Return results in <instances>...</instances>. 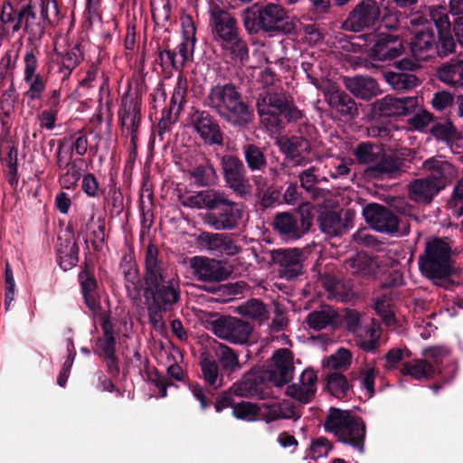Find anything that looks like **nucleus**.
Returning <instances> with one entry per match:
<instances>
[{
	"instance_id": "1",
	"label": "nucleus",
	"mask_w": 463,
	"mask_h": 463,
	"mask_svg": "<svg viewBox=\"0 0 463 463\" xmlns=\"http://www.w3.org/2000/svg\"><path fill=\"white\" fill-rule=\"evenodd\" d=\"M144 297L151 299L148 318L154 328L164 325L162 312L170 310L181 299L180 279L174 267L160 255L158 247L149 243L145 250Z\"/></svg>"
},
{
	"instance_id": "2",
	"label": "nucleus",
	"mask_w": 463,
	"mask_h": 463,
	"mask_svg": "<svg viewBox=\"0 0 463 463\" xmlns=\"http://www.w3.org/2000/svg\"><path fill=\"white\" fill-rule=\"evenodd\" d=\"M430 20L419 15L411 20L412 25H420L411 39V52L413 60L428 61L439 57H447L455 52L456 43L451 34L448 14L432 8Z\"/></svg>"
},
{
	"instance_id": "3",
	"label": "nucleus",
	"mask_w": 463,
	"mask_h": 463,
	"mask_svg": "<svg viewBox=\"0 0 463 463\" xmlns=\"http://www.w3.org/2000/svg\"><path fill=\"white\" fill-rule=\"evenodd\" d=\"M184 207L203 209L206 213L203 218L204 224L216 231H230L239 225L242 212L238 203L230 201L224 193L204 190L188 196L182 202Z\"/></svg>"
},
{
	"instance_id": "4",
	"label": "nucleus",
	"mask_w": 463,
	"mask_h": 463,
	"mask_svg": "<svg viewBox=\"0 0 463 463\" xmlns=\"http://www.w3.org/2000/svg\"><path fill=\"white\" fill-rule=\"evenodd\" d=\"M209 28L213 41L232 60L244 62L249 60V47L241 35L237 19L217 4L209 8Z\"/></svg>"
},
{
	"instance_id": "5",
	"label": "nucleus",
	"mask_w": 463,
	"mask_h": 463,
	"mask_svg": "<svg viewBox=\"0 0 463 463\" xmlns=\"http://www.w3.org/2000/svg\"><path fill=\"white\" fill-rule=\"evenodd\" d=\"M452 249L447 238L433 237L425 243L418 264L421 275L435 286L449 288L454 285L452 276L456 274Z\"/></svg>"
},
{
	"instance_id": "6",
	"label": "nucleus",
	"mask_w": 463,
	"mask_h": 463,
	"mask_svg": "<svg viewBox=\"0 0 463 463\" xmlns=\"http://www.w3.org/2000/svg\"><path fill=\"white\" fill-rule=\"evenodd\" d=\"M256 108L260 122L272 133H281L286 126L303 118L293 99L284 92L260 94Z\"/></svg>"
},
{
	"instance_id": "7",
	"label": "nucleus",
	"mask_w": 463,
	"mask_h": 463,
	"mask_svg": "<svg viewBox=\"0 0 463 463\" xmlns=\"http://www.w3.org/2000/svg\"><path fill=\"white\" fill-rule=\"evenodd\" d=\"M418 106V98L414 96L387 95L372 104L370 117L373 123L367 128L369 137L389 139L393 126L390 118L407 116Z\"/></svg>"
},
{
	"instance_id": "8",
	"label": "nucleus",
	"mask_w": 463,
	"mask_h": 463,
	"mask_svg": "<svg viewBox=\"0 0 463 463\" xmlns=\"http://www.w3.org/2000/svg\"><path fill=\"white\" fill-rule=\"evenodd\" d=\"M288 11L279 4L252 5L241 13L242 24L250 35L267 34L273 36L279 33L289 32L285 21Z\"/></svg>"
},
{
	"instance_id": "9",
	"label": "nucleus",
	"mask_w": 463,
	"mask_h": 463,
	"mask_svg": "<svg viewBox=\"0 0 463 463\" xmlns=\"http://www.w3.org/2000/svg\"><path fill=\"white\" fill-rule=\"evenodd\" d=\"M318 213L311 203H302L298 207L278 213L273 219V230L284 241H296L307 234Z\"/></svg>"
},
{
	"instance_id": "10",
	"label": "nucleus",
	"mask_w": 463,
	"mask_h": 463,
	"mask_svg": "<svg viewBox=\"0 0 463 463\" xmlns=\"http://www.w3.org/2000/svg\"><path fill=\"white\" fill-rule=\"evenodd\" d=\"M223 179L229 188L241 198L250 193L251 185L247 176V168L235 155H223L221 157Z\"/></svg>"
},
{
	"instance_id": "11",
	"label": "nucleus",
	"mask_w": 463,
	"mask_h": 463,
	"mask_svg": "<svg viewBox=\"0 0 463 463\" xmlns=\"http://www.w3.org/2000/svg\"><path fill=\"white\" fill-rule=\"evenodd\" d=\"M381 15V8L375 0H361L348 14L342 28L355 33L373 28L379 23Z\"/></svg>"
},
{
	"instance_id": "12",
	"label": "nucleus",
	"mask_w": 463,
	"mask_h": 463,
	"mask_svg": "<svg viewBox=\"0 0 463 463\" xmlns=\"http://www.w3.org/2000/svg\"><path fill=\"white\" fill-rule=\"evenodd\" d=\"M101 329L103 332L102 337L96 341L98 350L95 354L102 358L106 364L108 373L117 378L119 375V360L116 354L117 352V337L114 330V325L110 322L109 317H105L101 321Z\"/></svg>"
},
{
	"instance_id": "13",
	"label": "nucleus",
	"mask_w": 463,
	"mask_h": 463,
	"mask_svg": "<svg viewBox=\"0 0 463 463\" xmlns=\"http://www.w3.org/2000/svg\"><path fill=\"white\" fill-rule=\"evenodd\" d=\"M345 269L361 287L376 280L381 271L377 259L364 251H358L347 258Z\"/></svg>"
},
{
	"instance_id": "14",
	"label": "nucleus",
	"mask_w": 463,
	"mask_h": 463,
	"mask_svg": "<svg viewBox=\"0 0 463 463\" xmlns=\"http://www.w3.org/2000/svg\"><path fill=\"white\" fill-rule=\"evenodd\" d=\"M190 124L204 144L223 145V132L219 121L209 111L194 109L190 114Z\"/></svg>"
},
{
	"instance_id": "15",
	"label": "nucleus",
	"mask_w": 463,
	"mask_h": 463,
	"mask_svg": "<svg viewBox=\"0 0 463 463\" xmlns=\"http://www.w3.org/2000/svg\"><path fill=\"white\" fill-rule=\"evenodd\" d=\"M213 334L234 344H245L252 332L250 323L240 318L222 316L211 323Z\"/></svg>"
},
{
	"instance_id": "16",
	"label": "nucleus",
	"mask_w": 463,
	"mask_h": 463,
	"mask_svg": "<svg viewBox=\"0 0 463 463\" xmlns=\"http://www.w3.org/2000/svg\"><path fill=\"white\" fill-rule=\"evenodd\" d=\"M191 268L198 281L208 283H219L226 280L232 274L226 262L207 257L193 258Z\"/></svg>"
},
{
	"instance_id": "17",
	"label": "nucleus",
	"mask_w": 463,
	"mask_h": 463,
	"mask_svg": "<svg viewBox=\"0 0 463 463\" xmlns=\"http://www.w3.org/2000/svg\"><path fill=\"white\" fill-rule=\"evenodd\" d=\"M363 215L366 223L376 232L393 233L398 231V217L383 204H367L363 210Z\"/></svg>"
},
{
	"instance_id": "18",
	"label": "nucleus",
	"mask_w": 463,
	"mask_h": 463,
	"mask_svg": "<svg viewBox=\"0 0 463 463\" xmlns=\"http://www.w3.org/2000/svg\"><path fill=\"white\" fill-rule=\"evenodd\" d=\"M293 353L288 348H280L274 352L271 368L265 369L271 385L283 386L293 379Z\"/></svg>"
},
{
	"instance_id": "19",
	"label": "nucleus",
	"mask_w": 463,
	"mask_h": 463,
	"mask_svg": "<svg viewBox=\"0 0 463 463\" xmlns=\"http://www.w3.org/2000/svg\"><path fill=\"white\" fill-rule=\"evenodd\" d=\"M394 66L399 71H385L386 81L396 90H411L418 84V78L411 73L420 68L413 58L405 57L396 61Z\"/></svg>"
},
{
	"instance_id": "20",
	"label": "nucleus",
	"mask_w": 463,
	"mask_h": 463,
	"mask_svg": "<svg viewBox=\"0 0 463 463\" xmlns=\"http://www.w3.org/2000/svg\"><path fill=\"white\" fill-rule=\"evenodd\" d=\"M218 116L238 131L249 129L254 120V111L242 94L223 109Z\"/></svg>"
},
{
	"instance_id": "21",
	"label": "nucleus",
	"mask_w": 463,
	"mask_h": 463,
	"mask_svg": "<svg viewBox=\"0 0 463 463\" xmlns=\"http://www.w3.org/2000/svg\"><path fill=\"white\" fill-rule=\"evenodd\" d=\"M271 383L265 373L264 368H252L245 373L241 379L232 384V392L238 397H252L269 387Z\"/></svg>"
},
{
	"instance_id": "22",
	"label": "nucleus",
	"mask_w": 463,
	"mask_h": 463,
	"mask_svg": "<svg viewBox=\"0 0 463 463\" xmlns=\"http://www.w3.org/2000/svg\"><path fill=\"white\" fill-rule=\"evenodd\" d=\"M404 52L402 38L392 33H380L375 36L369 55L373 61H386L399 57Z\"/></svg>"
},
{
	"instance_id": "23",
	"label": "nucleus",
	"mask_w": 463,
	"mask_h": 463,
	"mask_svg": "<svg viewBox=\"0 0 463 463\" xmlns=\"http://www.w3.org/2000/svg\"><path fill=\"white\" fill-rule=\"evenodd\" d=\"M78 282L85 305L92 312L99 311L100 309V301L98 292V281L94 274L93 266L87 260L80 266Z\"/></svg>"
},
{
	"instance_id": "24",
	"label": "nucleus",
	"mask_w": 463,
	"mask_h": 463,
	"mask_svg": "<svg viewBox=\"0 0 463 463\" xmlns=\"http://www.w3.org/2000/svg\"><path fill=\"white\" fill-rule=\"evenodd\" d=\"M311 144L304 137L292 136L279 142V150L294 166H304L310 162Z\"/></svg>"
},
{
	"instance_id": "25",
	"label": "nucleus",
	"mask_w": 463,
	"mask_h": 463,
	"mask_svg": "<svg viewBox=\"0 0 463 463\" xmlns=\"http://www.w3.org/2000/svg\"><path fill=\"white\" fill-rule=\"evenodd\" d=\"M423 169L427 173L426 178L440 192L455 177L456 169L449 161L440 157H430L423 162Z\"/></svg>"
},
{
	"instance_id": "26",
	"label": "nucleus",
	"mask_w": 463,
	"mask_h": 463,
	"mask_svg": "<svg viewBox=\"0 0 463 463\" xmlns=\"http://www.w3.org/2000/svg\"><path fill=\"white\" fill-rule=\"evenodd\" d=\"M272 260L279 266L281 276L292 279L301 274L302 252L298 249H279L272 251Z\"/></svg>"
},
{
	"instance_id": "27",
	"label": "nucleus",
	"mask_w": 463,
	"mask_h": 463,
	"mask_svg": "<svg viewBox=\"0 0 463 463\" xmlns=\"http://www.w3.org/2000/svg\"><path fill=\"white\" fill-rule=\"evenodd\" d=\"M24 28L31 40H41L45 33L44 23L37 18L34 7L31 5H23L18 10V21L12 26V33H15Z\"/></svg>"
},
{
	"instance_id": "28",
	"label": "nucleus",
	"mask_w": 463,
	"mask_h": 463,
	"mask_svg": "<svg viewBox=\"0 0 463 463\" xmlns=\"http://www.w3.org/2000/svg\"><path fill=\"white\" fill-rule=\"evenodd\" d=\"M241 92L232 83L216 84L213 86L205 99L204 104L218 115L231 105Z\"/></svg>"
},
{
	"instance_id": "29",
	"label": "nucleus",
	"mask_w": 463,
	"mask_h": 463,
	"mask_svg": "<svg viewBox=\"0 0 463 463\" xmlns=\"http://www.w3.org/2000/svg\"><path fill=\"white\" fill-rule=\"evenodd\" d=\"M344 85L355 98L369 100L381 93L379 84L370 76L345 77Z\"/></svg>"
},
{
	"instance_id": "30",
	"label": "nucleus",
	"mask_w": 463,
	"mask_h": 463,
	"mask_svg": "<svg viewBox=\"0 0 463 463\" xmlns=\"http://www.w3.org/2000/svg\"><path fill=\"white\" fill-rule=\"evenodd\" d=\"M366 437V426L364 420L356 416L349 426L346 427L339 435L336 439L347 446H350L360 453L364 451V443Z\"/></svg>"
},
{
	"instance_id": "31",
	"label": "nucleus",
	"mask_w": 463,
	"mask_h": 463,
	"mask_svg": "<svg viewBox=\"0 0 463 463\" xmlns=\"http://www.w3.org/2000/svg\"><path fill=\"white\" fill-rule=\"evenodd\" d=\"M402 165L398 157L387 155L383 150L379 161L368 167L367 171L375 178H396L402 173Z\"/></svg>"
},
{
	"instance_id": "32",
	"label": "nucleus",
	"mask_w": 463,
	"mask_h": 463,
	"mask_svg": "<svg viewBox=\"0 0 463 463\" xmlns=\"http://www.w3.org/2000/svg\"><path fill=\"white\" fill-rule=\"evenodd\" d=\"M56 249L57 260L60 267L64 270H70L75 267L79 261V246L73 239L58 238Z\"/></svg>"
},
{
	"instance_id": "33",
	"label": "nucleus",
	"mask_w": 463,
	"mask_h": 463,
	"mask_svg": "<svg viewBox=\"0 0 463 463\" xmlns=\"http://www.w3.org/2000/svg\"><path fill=\"white\" fill-rule=\"evenodd\" d=\"M357 415L348 410L331 407L324 421V429L326 432L333 433L336 438Z\"/></svg>"
},
{
	"instance_id": "34",
	"label": "nucleus",
	"mask_w": 463,
	"mask_h": 463,
	"mask_svg": "<svg viewBox=\"0 0 463 463\" xmlns=\"http://www.w3.org/2000/svg\"><path fill=\"white\" fill-rule=\"evenodd\" d=\"M328 103L345 118L353 119L359 114L356 102L344 90L332 91L328 97Z\"/></svg>"
},
{
	"instance_id": "35",
	"label": "nucleus",
	"mask_w": 463,
	"mask_h": 463,
	"mask_svg": "<svg viewBox=\"0 0 463 463\" xmlns=\"http://www.w3.org/2000/svg\"><path fill=\"white\" fill-rule=\"evenodd\" d=\"M400 373L403 376H410L414 380H430L436 377L435 366L427 359H413L402 364Z\"/></svg>"
},
{
	"instance_id": "36",
	"label": "nucleus",
	"mask_w": 463,
	"mask_h": 463,
	"mask_svg": "<svg viewBox=\"0 0 463 463\" xmlns=\"http://www.w3.org/2000/svg\"><path fill=\"white\" fill-rule=\"evenodd\" d=\"M410 198L418 203H430L439 191L426 177L418 178L408 186Z\"/></svg>"
},
{
	"instance_id": "37",
	"label": "nucleus",
	"mask_w": 463,
	"mask_h": 463,
	"mask_svg": "<svg viewBox=\"0 0 463 463\" xmlns=\"http://www.w3.org/2000/svg\"><path fill=\"white\" fill-rule=\"evenodd\" d=\"M437 77L450 86H463V60L451 59L437 70Z\"/></svg>"
},
{
	"instance_id": "38",
	"label": "nucleus",
	"mask_w": 463,
	"mask_h": 463,
	"mask_svg": "<svg viewBox=\"0 0 463 463\" xmlns=\"http://www.w3.org/2000/svg\"><path fill=\"white\" fill-rule=\"evenodd\" d=\"M246 168L251 173H265L268 161L265 148L256 144H246L242 146Z\"/></svg>"
},
{
	"instance_id": "39",
	"label": "nucleus",
	"mask_w": 463,
	"mask_h": 463,
	"mask_svg": "<svg viewBox=\"0 0 463 463\" xmlns=\"http://www.w3.org/2000/svg\"><path fill=\"white\" fill-rule=\"evenodd\" d=\"M217 363L222 368L223 374L230 377L232 373L240 371L242 367L239 361L238 353L230 346L220 344L216 351Z\"/></svg>"
},
{
	"instance_id": "40",
	"label": "nucleus",
	"mask_w": 463,
	"mask_h": 463,
	"mask_svg": "<svg viewBox=\"0 0 463 463\" xmlns=\"http://www.w3.org/2000/svg\"><path fill=\"white\" fill-rule=\"evenodd\" d=\"M190 179L198 187H208L216 184L218 175L213 165L208 159L204 164H200L188 171Z\"/></svg>"
},
{
	"instance_id": "41",
	"label": "nucleus",
	"mask_w": 463,
	"mask_h": 463,
	"mask_svg": "<svg viewBox=\"0 0 463 463\" xmlns=\"http://www.w3.org/2000/svg\"><path fill=\"white\" fill-rule=\"evenodd\" d=\"M326 389L335 398L344 400L353 393V384L341 373H331L326 376Z\"/></svg>"
},
{
	"instance_id": "42",
	"label": "nucleus",
	"mask_w": 463,
	"mask_h": 463,
	"mask_svg": "<svg viewBox=\"0 0 463 463\" xmlns=\"http://www.w3.org/2000/svg\"><path fill=\"white\" fill-rule=\"evenodd\" d=\"M317 222L320 231L330 236L340 235L345 228L341 215L335 211L327 209L322 210L319 213Z\"/></svg>"
},
{
	"instance_id": "43",
	"label": "nucleus",
	"mask_w": 463,
	"mask_h": 463,
	"mask_svg": "<svg viewBox=\"0 0 463 463\" xmlns=\"http://www.w3.org/2000/svg\"><path fill=\"white\" fill-rule=\"evenodd\" d=\"M337 313L330 306H323L319 310L310 312L306 318L307 326L317 331L335 323Z\"/></svg>"
},
{
	"instance_id": "44",
	"label": "nucleus",
	"mask_w": 463,
	"mask_h": 463,
	"mask_svg": "<svg viewBox=\"0 0 463 463\" xmlns=\"http://www.w3.org/2000/svg\"><path fill=\"white\" fill-rule=\"evenodd\" d=\"M383 144L370 141L361 142L354 150V156L360 164H372L373 165L383 152Z\"/></svg>"
},
{
	"instance_id": "45",
	"label": "nucleus",
	"mask_w": 463,
	"mask_h": 463,
	"mask_svg": "<svg viewBox=\"0 0 463 463\" xmlns=\"http://www.w3.org/2000/svg\"><path fill=\"white\" fill-rule=\"evenodd\" d=\"M200 367L204 382L213 390L223 385V374H220V365L217 361L210 357H203Z\"/></svg>"
},
{
	"instance_id": "46",
	"label": "nucleus",
	"mask_w": 463,
	"mask_h": 463,
	"mask_svg": "<svg viewBox=\"0 0 463 463\" xmlns=\"http://www.w3.org/2000/svg\"><path fill=\"white\" fill-rule=\"evenodd\" d=\"M135 116L142 118L141 115V101L137 98H128L123 96L121 104L118 110V123L122 128V132H125V126L128 124V119L134 118Z\"/></svg>"
},
{
	"instance_id": "47",
	"label": "nucleus",
	"mask_w": 463,
	"mask_h": 463,
	"mask_svg": "<svg viewBox=\"0 0 463 463\" xmlns=\"http://www.w3.org/2000/svg\"><path fill=\"white\" fill-rule=\"evenodd\" d=\"M83 61V55L79 44L66 52L60 61V72L62 74V80L68 79L73 70Z\"/></svg>"
},
{
	"instance_id": "48",
	"label": "nucleus",
	"mask_w": 463,
	"mask_h": 463,
	"mask_svg": "<svg viewBox=\"0 0 463 463\" xmlns=\"http://www.w3.org/2000/svg\"><path fill=\"white\" fill-rule=\"evenodd\" d=\"M239 312L241 316L250 317L253 320L262 322L269 317V312L264 303L257 298H251L239 307Z\"/></svg>"
},
{
	"instance_id": "49",
	"label": "nucleus",
	"mask_w": 463,
	"mask_h": 463,
	"mask_svg": "<svg viewBox=\"0 0 463 463\" xmlns=\"http://www.w3.org/2000/svg\"><path fill=\"white\" fill-rule=\"evenodd\" d=\"M260 414V407L250 402H241L233 406L232 415L241 420L254 421Z\"/></svg>"
},
{
	"instance_id": "50",
	"label": "nucleus",
	"mask_w": 463,
	"mask_h": 463,
	"mask_svg": "<svg viewBox=\"0 0 463 463\" xmlns=\"http://www.w3.org/2000/svg\"><path fill=\"white\" fill-rule=\"evenodd\" d=\"M18 21V10L14 9L10 1H4L0 13V39L8 34L7 25L12 26Z\"/></svg>"
},
{
	"instance_id": "51",
	"label": "nucleus",
	"mask_w": 463,
	"mask_h": 463,
	"mask_svg": "<svg viewBox=\"0 0 463 463\" xmlns=\"http://www.w3.org/2000/svg\"><path fill=\"white\" fill-rule=\"evenodd\" d=\"M430 132L436 139L449 143L456 137L458 130L451 121L446 120L434 123Z\"/></svg>"
},
{
	"instance_id": "52",
	"label": "nucleus",
	"mask_w": 463,
	"mask_h": 463,
	"mask_svg": "<svg viewBox=\"0 0 463 463\" xmlns=\"http://www.w3.org/2000/svg\"><path fill=\"white\" fill-rule=\"evenodd\" d=\"M81 190L88 197L90 198H99L106 192V188L100 185L98 178L92 173L83 175L81 180Z\"/></svg>"
},
{
	"instance_id": "53",
	"label": "nucleus",
	"mask_w": 463,
	"mask_h": 463,
	"mask_svg": "<svg viewBox=\"0 0 463 463\" xmlns=\"http://www.w3.org/2000/svg\"><path fill=\"white\" fill-rule=\"evenodd\" d=\"M352 363V354L345 348H340L338 351L327 357L324 365L334 370H345Z\"/></svg>"
},
{
	"instance_id": "54",
	"label": "nucleus",
	"mask_w": 463,
	"mask_h": 463,
	"mask_svg": "<svg viewBox=\"0 0 463 463\" xmlns=\"http://www.w3.org/2000/svg\"><path fill=\"white\" fill-rule=\"evenodd\" d=\"M449 349L445 346H430L423 350L422 354L428 360L431 359V365L435 366V375L442 373V359L449 354Z\"/></svg>"
},
{
	"instance_id": "55",
	"label": "nucleus",
	"mask_w": 463,
	"mask_h": 463,
	"mask_svg": "<svg viewBox=\"0 0 463 463\" xmlns=\"http://www.w3.org/2000/svg\"><path fill=\"white\" fill-rule=\"evenodd\" d=\"M447 205L454 216H463V177L454 186Z\"/></svg>"
},
{
	"instance_id": "56",
	"label": "nucleus",
	"mask_w": 463,
	"mask_h": 463,
	"mask_svg": "<svg viewBox=\"0 0 463 463\" xmlns=\"http://www.w3.org/2000/svg\"><path fill=\"white\" fill-rule=\"evenodd\" d=\"M316 392V387H305L302 384L297 385L294 383L288 387L287 394L300 403L307 404L312 401Z\"/></svg>"
},
{
	"instance_id": "57",
	"label": "nucleus",
	"mask_w": 463,
	"mask_h": 463,
	"mask_svg": "<svg viewBox=\"0 0 463 463\" xmlns=\"http://www.w3.org/2000/svg\"><path fill=\"white\" fill-rule=\"evenodd\" d=\"M19 57L18 50H7L0 61V80L13 76Z\"/></svg>"
},
{
	"instance_id": "58",
	"label": "nucleus",
	"mask_w": 463,
	"mask_h": 463,
	"mask_svg": "<svg viewBox=\"0 0 463 463\" xmlns=\"http://www.w3.org/2000/svg\"><path fill=\"white\" fill-rule=\"evenodd\" d=\"M120 267L123 269L124 282L141 281L139 268L131 255H125L120 262Z\"/></svg>"
},
{
	"instance_id": "59",
	"label": "nucleus",
	"mask_w": 463,
	"mask_h": 463,
	"mask_svg": "<svg viewBox=\"0 0 463 463\" xmlns=\"http://www.w3.org/2000/svg\"><path fill=\"white\" fill-rule=\"evenodd\" d=\"M333 449V444L325 437H319L311 441L309 447L308 457L312 459H317L327 456L328 452Z\"/></svg>"
},
{
	"instance_id": "60",
	"label": "nucleus",
	"mask_w": 463,
	"mask_h": 463,
	"mask_svg": "<svg viewBox=\"0 0 463 463\" xmlns=\"http://www.w3.org/2000/svg\"><path fill=\"white\" fill-rule=\"evenodd\" d=\"M25 82L30 85L25 96L31 100L41 99L46 88V80L43 76L37 73L30 81Z\"/></svg>"
},
{
	"instance_id": "61",
	"label": "nucleus",
	"mask_w": 463,
	"mask_h": 463,
	"mask_svg": "<svg viewBox=\"0 0 463 463\" xmlns=\"http://www.w3.org/2000/svg\"><path fill=\"white\" fill-rule=\"evenodd\" d=\"M152 17L155 21L160 20L163 24L171 21L172 5L170 0L151 3Z\"/></svg>"
},
{
	"instance_id": "62",
	"label": "nucleus",
	"mask_w": 463,
	"mask_h": 463,
	"mask_svg": "<svg viewBox=\"0 0 463 463\" xmlns=\"http://www.w3.org/2000/svg\"><path fill=\"white\" fill-rule=\"evenodd\" d=\"M223 233L203 232L198 237L199 243L213 252H219Z\"/></svg>"
},
{
	"instance_id": "63",
	"label": "nucleus",
	"mask_w": 463,
	"mask_h": 463,
	"mask_svg": "<svg viewBox=\"0 0 463 463\" xmlns=\"http://www.w3.org/2000/svg\"><path fill=\"white\" fill-rule=\"evenodd\" d=\"M361 388L366 391L368 398H372L375 394V378L376 370L374 367L362 369L360 372Z\"/></svg>"
},
{
	"instance_id": "64",
	"label": "nucleus",
	"mask_w": 463,
	"mask_h": 463,
	"mask_svg": "<svg viewBox=\"0 0 463 463\" xmlns=\"http://www.w3.org/2000/svg\"><path fill=\"white\" fill-rule=\"evenodd\" d=\"M331 295H334L341 302H347L354 299L358 295V292L354 290L349 282L339 280Z\"/></svg>"
}]
</instances>
